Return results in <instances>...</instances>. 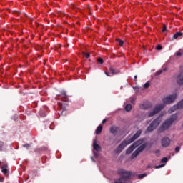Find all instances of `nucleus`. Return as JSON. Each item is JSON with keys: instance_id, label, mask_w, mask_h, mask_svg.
Here are the masks:
<instances>
[{"instance_id": "a878e982", "label": "nucleus", "mask_w": 183, "mask_h": 183, "mask_svg": "<svg viewBox=\"0 0 183 183\" xmlns=\"http://www.w3.org/2000/svg\"><path fill=\"white\" fill-rule=\"evenodd\" d=\"M165 162H168V158H167V157H164V158H162V159H161V163H162V164H164V163H165Z\"/></svg>"}, {"instance_id": "de8ad7c7", "label": "nucleus", "mask_w": 183, "mask_h": 183, "mask_svg": "<svg viewBox=\"0 0 183 183\" xmlns=\"http://www.w3.org/2000/svg\"><path fill=\"white\" fill-rule=\"evenodd\" d=\"M147 168H151V165H148V166H147Z\"/></svg>"}, {"instance_id": "f03ea898", "label": "nucleus", "mask_w": 183, "mask_h": 183, "mask_svg": "<svg viewBox=\"0 0 183 183\" xmlns=\"http://www.w3.org/2000/svg\"><path fill=\"white\" fill-rule=\"evenodd\" d=\"M177 119H178V114H172L171 117L169 119H166L159 127L158 129L159 134H162V132H165V131L169 129L172 124H174V122H175Z\"/></svg>"}, {"instance_id": "2f4dec72", "label": "nucleus", "mask_w": 183, "mask_h": 183, "mask_svg": "<svg viewBox=\"0 0 183 183\" xmlns=\"http://www.w3.org/2000/svg\"><path fill=\"white\" fill-rule=\"evenodd\" d=\"M155 74H156L157 76L161 75V74H162V70H159Z\"/></svg>"}, {"instance_id": "39448f33", "label": "nucleus", "mask_w": 183, "mask_h": 183, "mask_svg": "<svg viewBox=\"0 0 183 183\" xmlns=\"http://www.w3.org/2000/svg\"><path fill=\"white\" fill-rule=\"evenodd\" d=\"M59 97L61 101L58 102L59 108L60 109H66V107H68V103H64L68 102L69 101V97L66 95V92H61Z\"/></svg>"}, {"instance_id": "79ce46f5", "label": "nucleus", "mask_w": 183, "mask_h": 183, "mask_svg": "<svg viewBox=\"0 0 183 183\" xmlns=\"http://www.w3.org/2000/svg\"><path fill=\"white\" fill-rule=\"evenodd\" d=\"M105 122H107V119H104L103 121H102V124H105Z\"/></svg>"}, {"instance_id": "c9c22d12", "label": "nucleus", "mask_w": 183, "mask_h": 183, "mask_svg": "<svg viewBox=\"0 0 183 183\" xmlns=\"http://www.w3.org/2000/svg\"><path fill=\"white\" fill-rule=\"evenodd\" d=\"M162 32H165L167 31V26H165V25L163 26V28H162Z\"/></svg>"}, {"instance_id": "6e6552de", "label": "nucleus", "mask_w": 183, "mask_h": 183, "mask_svg": "<svg viewBox=\"0 0 183 183\" xmlns=\"http://www.w3.org/2000/svg\"><path fill=\"white\" fill-rule=\"evenodd\" d=\"M177 82L178 85H183V73H180L177 76Z\"/></svg>"}, {"instance_id": "58836bf2", "label": "nucleus", "mask_w": 183, "mask_h": 183, "mask_svg": "<svg viewBox=\"0 0 183 183\" xmlns=\"http://www.w3.org/2000/svg\"><path fill=\"white\" fill-rule=\"evenodd\" d=\"M167 67L163 68V69H162V72H165V71H167Z\"/></svg>"}, {"instance_id": "e433bc0d", "label": "nucleus", "mask_w": 183, "mask_h": 183, "mask_svg": "<svg viewBox=\"0 0 183 183\" xmlns=\"http://www.w3.org/2000/svg\"><path fill=\"white\" fill-rule=\"evenodd\" d=\"M23 147H24L25 148H29L31 145L29 144H24Z\"/></svg>"}, {"instance_id": "6ab92c4d", "label": "nucleus", "mask_w": 183, "mask_h": 183, "mask_svg": "<svg viewBox=\"0 0 183 183\" xmlns=\"http://www.w3.org/2000/svg\"><path fill=\"white\" fill-rule=\"evenodd\" d=\"M131 109H132V105H131V104H128L125 106V111H127V112H131Z\"/></svg>"}, {"instance_id": "a211bd4d", "label": "nucleus", "mask_w": 183, "mask_h": 183, "mask_svg": "<svg viewBox=\"0 0 183 183\" xmlns=\"http://www.w3.org/2000/svg\"><path fill=\"white\" fill-rule=\"evenodd\" d=\"M139 155V153L136 149L131 155V159H134V158H137Z\"/></svg>"}, {"instance_id": "f3484780", "label": "nucleus", "mask_w": 183, "mask_h": 183, "mask_svg": "<svg viewBox=\"0 0 183 183\" xmlns=\"http://www.w3.org/2000/svg\"><path fill=\"white\" fill-rule=\"evenodd\" d=\"M101 132H102V125H99L98 126V127L97 128L95 133L97 134V135H99V134H101Z\"/></svg>"}, {"instance_id": "2eb2a0df", "label": "nucleus", "mask_w": 183, "mask_h": 183, "mask_svg": "<svg viewBox=\"0 0 183 183\" xmlns=\"http://www.w3.org/2000/svg\"><path fill=\"white\" fill-rule=\"evenodd\" d=\"M93 148H94V149H95V151H101V146H99V144H97V141L94 142Z\"/></svg>"}, {"instance_id": "ddd939ff", "label": "nucleus", "mask_w": 183, "mask_h": 183, "mask_svg": "<svg viewBox=\"0 0 183 183\" xmlns=\"http://www.w3.org/2000/svg\"><path fill=\"white\" fill-rule=\"evenodd\" d=\"M118 129H119V127H118L117 126H112L110 128V132H111V134H117V132H118Z\"/></svg>"}, {"instance_id": "f8f14e48", "label": "nucleus", "mask_w": 183, "mask_h": 183, "mask_svg": "<svg viewBox=\"0 0 183 183\" xmlns=\"http://www.w3.org/2000/svg\"><path fill=\"white\" fill-rule=\"evenodd\" d=\"M145 148H147V144H141L136 150L141 154V152H142V151H144V149H145Z\"/></svg>"}, {"instance_id": "1a4fd4ad", "label": "nucleus", "mask_w": 183, "mask_h": 183, "mask_svg": "<svg viewBox=\"0 0 183 183\" xmlns=\"http://www.w3.org/2000/svg\"><path fill=\"white\" fill-rule=\"evenodd\" d=\"M144 141H145L144 139H140L134 142L132 144L134 145V147L137 148V147H139V145H142V144H144Z\"/></svg>"}, {"instance_id": "393cba45", "label": "nucleus", "mask_w": 183, "mask_h": 183, "mask_svg": "<svg viewBox=\"0 0 183 183\" xmlns=\"http://www.w3.org/2000/svg\"><path fill=\"white\" fill-rule=\"evenodd\" d=\"M39 115H41V117H46V113H45V112H44V111H42V110H41L40 112H39Z\"/></svg>"}, {"instance_id": "dca6fc26", "label": "nucleus", "mask_w": 183, "mask_h": 183, "mask_svg": "<svg viewBox=\"0 0 183 183\" xmlns=\"http://www.w3.org/2000/svg\"><path fill=\"white\" fill-rule=\"evenodd\" d=\"M183 33L182 32H176L172 37V39H178L179 36H182Z\"/></svg>"}, {"instance_id": "412c9836", "label": "nucleus", "mask_w": 183, "mask_h": 183, "mask_svg": "<svg viewBox=\"0 0 183 183\" xmlns=\"http://www.w3.org/2000/svg\"><path fill=\"white\" fill-rule=\"evenodd\" d=\"M177 107L178 109H182V108H183V99L177 103Z\"/></svg>"}, {"instance_id": "b1692460", "label": "nucleus", "mask_w": 183, "mask_h": 183, "mask_svg": "<svg viewBox=\"0 0 183 183\" xmlns=\"http://www.w3.org/2000/svg\"><path fill=\"white\" fill-rule=\"evenodd\" d=\"M116 41H117V44H119V45L120 46H122V45H124V41H122V40H121L119 39H117Z\"/></svg>"}, {"instance_id": "c03bdc74", "label": "nucleus", "mask_w": 183, "mask_h": 183, "mask_svg": "<svg viewBox=\"0 0 183 183\" xmlns=\"http://www.w3.org/2000/svg\"><path fill=\"white\" fill-rule=\"evenodd\" d=\"M159 150H157V151L155 152V154H159Z\"/></svg>"}, {"instance_id": "a18cd8bd", "label": "nucleus", "mask_w": 183, "mask_h": 183, "mask_svg": "<svg viewBox=\"0 0 183 183\" xmlns=\"http://www.w3.org/2000/svg\"><path fill=\"white\" fill-rule=\"evenodd\" d=\"M137 78H138V76H134L135 81H137Z\"/></svg>"}, {"instance_id": "423d86ee", "label": "nucleus", "mask_w": 183, "mask_h": 183, "mask_svg": "<svg viewBox=\"0 0 183 183\" xmlns=\"http://www.w3.org/2000/svg\"><path fill=\"white\" fill-rule=\"evenodd\" d=\"M161 124V120L159 118L155 119L147 127V131L148 132H152V131H155L157 129V127H158Z\"/></svg>"}, {"instance_id": "4be33fe9", "label": "nucleus", "mask_w": 183, "mask_h": 183, "mask_svg": "<svg viewBox=\"0 0 183 183\" xmlns=\"http://www.w3.org/2000/svg\"><path fill=\"white\" fill-rule=\"evenodd\" d=\"M82 56H84V58H86V59H88L89 58H90L91 54L82 52Z\"/></svg>"}, {"instance_id": "09e8293b", "label": "nucleus", "mask_w": 183, "mask_h": 183, "mask_svg": "<svg viewBox=\"0 0 183 183\" xmlns=\"http://www.w3.org/2000/svg\"><path fill=\"white\" fill-rule=\"evenodd\" d=\"M92 161H94V158H92Z\"/></svg>"}, {"instance_id": "aec40b11", "label": "nucleus", "mask_w": 183, "mask_h": 183, "mask_svg": "<svg viewBox=\"0 0 183 183\" xmlns=\"http://www.w3.org/2000/svg\"><path fill=\"white\" fill-rule=\"evenodd\" d=\"M177 109H178V107L177 105L173 106L172 108L169 109V113L172 114V112H174V111H177Z\"/></svg>"}, {"instance_id": "9d476101", "label": "nucleus", "mask_w": 183, "mask_h": 183, "mask_svg": "<svg viewBox=\"0 0 183 183\" xmlns=\"http://www.w3.org/2000/svg\"><path fill=\"white\" fill-rule=\"evenodd\" d=\"M135 147H134L133 144L130 145L129 147L126 150L127 155H130V154H132V151L135 149Z\"/></svg>"}, {"instance_id": "72a5a7b5", "label": "nucleus", "mask_w": 183, "mask_h": 183, "mask_svg": "<svg viewBox=\"0 0 183 183\" xmlns=\"http://www.w3.org/2000/svg\"><path fill=\"white\" fill-rule=\"evenodd\" d=\"M58 14L59 16H62V15H65V13L63 11H58Z\"/></svg>"}, {"instance_id": "4468645a", "label": "nucleus", "mask_w": 183, "mask_h": 183, "mask_svg": "<svg viewBox=\"0 0 183 183\" xmlns=\"http://www.w3.org/2000/svg\"><path fill=\"white\" fill-rule=\"evenodd\" d=\"M109 71L112 74V75H117V74H119V72H121L119 70H117L112 67H109Z\"/></svg>"}, {"instance_id": "5701e85b", "label": "nucleus", "mask_w": 183, "mask_h": 183, "mask_svg": "<svg viewBox=\"0 0 183 183\" xmlns=\"http://www.w3.org/2000/svg\"><path fill=\"white\" fill-rule=\"evenodd\" d=\"M46 147H41L40 149H35V152H39V151H46Z\"/></svg>"}, {"instance_id": "a19ab883", "label": "nucleus", "mask_w": 183, "mask_h": 183, "mask_svg": "<svg viewBox=\"0 0 183 183\" xmlns=\"http://www.w3.org/2000/svg\"><path fill=\"white\" fill-rule=\"evenodd\" d=\"M105 75H107V76H111V75L109 74V73L107 72V71L105 72Z\"/></svg>"}, {"instance_id": "c85d7f7f", "label": "nucleus", "mask_w": 183, "mask_h": 183, "mask_svg": "<svg viewBox=\"0 0 183 183\" xmlns=\"http://www.w3.org/2000/svg\"><path fill=\"white\" fill-rule=\"evenodd\" d=\"M156 49L157 50V51H161V49H162V46H161V45H157V46H156Z\"/></svg>"}, {"instance_id": "f257e3e1", "label": "nucleus", "mask_w": 183, "mask_h": 183, "mask_svg": "<svg viewBox=\"0 0 183 183\" xmlns=\"http://www.w3.org/2000/svg\"><path fill=\"white\" fill-rule=\"evenodd\" d=\"M177 99V94H170L164 98H163V104H157L154 110L152 112H150L148 114V117H154V115H157L158 112H159L162 109H164L165 108V105H168L169 104H172L174 101Z\"/></svg>"}, {"instance_id": "8fccbe9b", "label": "nucleus", "mask_w": 183, "mask_h": 183, "mask_svg": "<svg viewBox=\"0 0 183 183\" xmlns=\"http://www.w3.org/2000/svg\"><path fill=\"white\" fill-rule=\"evenodd\" d=\"M1 182H2V179L1 180Z\"/></svg>"}, {"instance_id": "0eeeda50", "label": "nucleus", "mask_w": 183, "mask_h": 183, "mask_svg": "<svg viewBox=\"0 0 183 183\" xmlns=\"http://www.w3.org/2000/svg\"><path fill=\"white\" fill-rule=\"evenodd\" d=\"M161 145L163 148H168L171 145V139L169 137H164L161 139Z\"/></svg>"}, {"instance_id": "cd10ccee", "label": "nucleus", "mask_w": 183, "mask_h": 183, "mask_svg": "<svg viewBox=\"0 0 183 183\" xmlns=\"http://www.w3.org/2000/svg\"><path fill=\"white\" fill-rule=\"evenodd\" d=\"M97 62L99 64H104V59H102V58H98L97 59Z\"/></svg>"}, {"instance_id": "f704fd0d", "label": "nucleus", "mask_w": 183, "mask_h": 183, "mask_svg": "<svg viewBox=\"0 0 183 183\" xmlns=\"http://www.w3.org/2000/svg\"><path fill=\"white\" fill-rule=\"evenodd\" d=\"M182 55V53L181 52V51H177V53H176V56H181Z\"/></svg>"}, {"instance_id": "20e7f679", "label": "nucleus", "mask_w": 183, "mask_h": 183, "mask_svg": "<svg viewBox=\"0 0 183 183\" xmlns=\"http://www.w3.org/2000/svg\"><path fill=\"white\" fill-rule=\"evenodd\" d=\"M117 172L120 177L117 179V182H115L114 183H129V181H131V176L132 175L131 171L119 169Z\"/></svg>"}, {"instance_id": "bb28decb", "label": "nucleus", "mask_w": 183, "mask_h": 183, "mask_svg": "<svg viewBox=\"0 0 183 183\" xmlns=\"http://www.w3.org/2000/svg\"><path fill=\"white\" fill-rule=\"evenodd\" d=\"M144 177H147V174H142L138 175V178L139 179H142V178H144Z\"/></svg>"}, {"instance_id": "7ed1b4c3", "label": "nucleus", "mask_w": 183, "mask_h": 183, "mask_svg": "<svg viewBox=\"0 0 183 183\" xmlns=\"http://www.w3.org/2000/svg\"><path fill=\"white\" fill-rule=\"evenodd\" d=\"M141 134H142V130L139 129L130 139L123 140L117 149V152H121L127 145H129V144H132L134 141L138 139L141 137Z\"/></svg>"}, {"instance_id": "ea45409f", "label": "nucleus", "mask_w": 183, "mask_h": 183, "mask_svg": "<svg viewBox=\"0 0 183 183\" xmlns=\"http://www.w3.org/2000/svg\"><path fill=\"white\" fill-rule=\"evenodd\" d=\"M4 147V142H0V148H2Z\"/></svg>"}, {"instance_id": "c756f323", "label": "nucleus", "mask_w": 183, "mask_h": 183, "mask_svg": "<svg viewBox=\"0 0 183 183\" xmlns=\"http://www.w3.org/2000/svg\"><path fill=\"white\" fill-rule=\"evenodd\" d=\"M181 149V147L179 146H177L174 149L176 152H179V150Z\"/></svg>"}, {"instance_id": "49530a36", "label": "nucleus", "mask_w": 183, "mask_h": 183, "mask_svg": "<svg viewBox=\"0 0 183 183\" xmlns=\"http://www.w3.org/2000/svg\"><path fill=\"white\" fill-rule=\"evenodd\" d=\"M71 6H72V7H73V8H75V6H74V4H71Z\"/></svg>"}, {"instance_id": "37998d69", "label": "nucleus", "mask_w": 183, "mask_h": 183, "mask_svg": "<svg viewBox=\"0 0 183 183\" xmlns=\"http://www.w3.org/2000/svg\"><path fill=\"white\" fill-rule=\"evenodd\" d=\"M94 157H98V154L97 152H94Z\"/></svg>"}, {"instance_id": "9b49d317", "label": "nucleus", "mask_w": 183, "mask_h": 183, "mask_svg": "<svg viewBox=\"0 0 183 183\" xmlns=\"http://www.w3.org/2000/svg\"><path fill=\"white\" fill-rule=\"evenodd\" d=\"M1 172L4 175L8 174V164H3L1 166Z\"/></svg>"}, {"instance_id": "4c0bfd02", "label": "nucleus", "mask_w": 183, "mask_h": 183, "mask_svg": "<svg viewBox=\"0 0 183 183\" xmlns=\"http://www.w3.org/2000/svg\"><path fill=\"white\" fill-rule=\"evenodd\" d=\"M130 102L131 104H135V99H131Z\"/></svg>"}, {"instance_id": "473e14b6", "label": "nucleus", "mask_w": 183, "mask_h": 183, "mask_svg": "<svg viewBox=\"0 0 183 183\" xmlns=\"http://www.w3.org/2000/svg\"><path fill=\"white\" fill-rule=\"evenodd\" d=\"M144 88L147 89V88H149V83L147 82L144 84Z\"/></svg>"}, {"instance_id": "7c9ffc66", "label": "nucleus", "mask_w": 183, "mask_h": 183, "mask_svg": "<svg viewBox=\"0 0 183 183\" xmlns=\"http://www.w3.org/2000/svg\"><path fill=\"white\" fill-rule=\"evenodd\" d=\"M162 167H165V164H160L158 166H155L156 169H158L159 168H162Z\"/></svg>"}]
</instances>
